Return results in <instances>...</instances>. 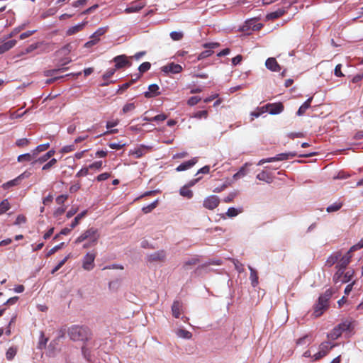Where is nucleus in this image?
Wrapping results in <instances>:
<instances>
[{
  "instance_id": "obj_27",
  "label": "nucleus",
  "mask_w": 363,
  "mask_h": 363,
  "mask_svg": "<svg viewBox=\"0 0 363 363\" xmlns=\"http://www.w3.org/2000/svg\"><path fill=\"white\" fill-rule=\"evenodd\" d=\"M337 271L335 273L334 276H333V281L335 283V284H338V283H340V281L343 277V274L345 273V268H341V267H335Z\"/></svg>"
},
{
  "instance_id": "obj_5",
  "label": "nucleus",
  "mask_w": 363,
  "mask_h": 363,
  "mask_svg": "<svg viewBox=\"0 0 363 363\" xmlns=\"http://www.w3.org/2000/svg\"><path fill=\"white\" fill-rule=\"evenodd\" d=\"M96 255L93 252H87L82 259V267L84 270L91 271L94 267Z\"/></svg>"
},
{
  "instance_id": "obj_25",
  "label": "nucleus",
  "mask_w": 363,
  "mask_h": 363,
  "mask_svg": "<svg viewBox=\"0 0 363 363\" xmlns=\"http://www.w3.org/2000/svg\"><path fill=\"white\" fill-rule=\"evenodd\" d=\"M248 268L250 271V279L251 281V284L253 287H255L258 285V275L255 269H253L251 266H248Z\"/></svg>"
},
{
  "instance_id": "obj_48",
  "label": "nucleus",
  "mask_w": 363,
  "mask_h": 363,
  "mask_svg": "<svg viewBox=\"0 0 363 363\" xmlns=\"http://www.w3.org/2000/svg\"><path fill=\"white\" fill-rule=\"evenodd\" d=\"M151 67V64L148 62H143L142 63L139 67H138V70L140 73H144L147 71H148Z\"/></svg>"
},
{
  "instance_id": "obj_34",
  "label": "nucleus",
  "mask_w": 363,
  "mask_h": 363,
  "mask_svg": "<svg viewBox=\"0 0 363 363\" xmlns=\"http://www.w3.org/2000/svg\"><path fill=\"white\" fill-rule=\"evenodd\" d=\"M342 202H335V203L329 205L327 207L326 211L328 213L336 212V211H339L342 208Z\"/></svg>"
},
{
  "instance_id": "obj_21",
  "label": "nucleus",
  "mask_w": 363,
  "mask_h": 363,
  "mask_svg": "<svg viewBox=\"0 0 363 363\" xmlns=\"http://www.w3.org/2000/svg\"><path fill=\"white\" fill-rule=\"evenodd\" d=\"M86 23H87V21H84V22L79 23L74 26L69 28L66 31V35H74V34L79 32L84 28V26L86 25Z\"/></svg>"
},
{
  "instance_id": "obj_29",
  "label": "nucleus",
  "mask_w": 363,
  "mask_h": 363,
  "mask_svg": "<svg viewBox=\"0 0 363 363\" xmlns=\"http://www.w3.org/2000/svg\"><path fill=\"white\" fill-rule=\"evenodd\" d=\"M35 158V156L33 155V151L30 153H26L20 155L18 157V162H22L24 161L30 162Z\"/></svg>"
},
{
  "instance_id": "obj_52",
  "label": "nucleus",
  "mask_w": 363,
  "mask_h": 363,
  "mask_svg": "<svg viewBox=\"0 0 363 363\" xmlns=\"http://www.w3.org/2000/svg\"><path fill=\"white\" fill-rule=\"evenodd\" d=\"M201 100V98L199 96H191V98L189 99L187 104L189 106H193L197 104Z\"/></svg>"
},
{
  "instance_id": "obj_61",
  "label": "nucleus",
  "mask_w": 363,
  "mask_h": 363,
  "mask_svg": "<svg viewBox=\"0 0 363 363\" xmlns=\"http://www.w3.org/2000/svg\"><path fill=\"white\" fill-rule=\"evenodd\" d=\"M110 177H111L110 173L104 172V173H102V174H100L99 175H98L96 177V180L98 182H102V181L106 180Z\"/></svg>"
},
{
  "instance_id": "obj_54",
  "label": "nucleus",
  "mask_w": 363,
  "mask_h": 363,
  "mask_svg": "<svg viewBox=\"0 0 363 363\" xmlns=\"http://www.w3.org/2000/svg\"><path fill=\"white\" fill-rule=\"evenodd\" d=\"M66 69H67V68L50 69V70L46 71L45 72V74L47 77H52V76H55L57 73H58L61 71H63V70H66Z\"/></svg>"
},
{
  "instance_id": "obj_7",
  "label": "nucleus",
  "mask_w": 363,
  "mask_h": 363,
  "mask_svg": "<svg viewBox=\"0 0 363 363\" xmlns=\"http://www.w3.org/2000/svg\"><path fill=\"white\" fill-rule=\"evenodd\" d=\"M220 203V199L216 195H211L204 199L203 206L208 210L215 209Z\"/></svg>"
},
{
  "instance_id": "obj_3",
  "label": "nucleus",
  "mask_w": 363,
  "mask_h": 363,
  "mask_svg": "<svg viewBox=\"0 0 363 363\" xmlns=\"http://www.w3.org/2000/svg\"><path fill=\"white\" fill-rule=\"evenodd\" d=\"M351 322L349 320H345L335 326L331 332H330L327 337L329 339L335 340L341 336L342 333L345 331L350 330Z\"/></svg>"
},
{
  "instance_id": "obj_33",
  "label": "nucleus",
  "mask_w": 363,
  "mask_h": 363,
  "mask_svg": "<svg viewBox=\"0 0 363 363\" xmlns=\"http://www.w3.org/2000/svg\"><path fill=\"white\" fill-rule=\"evenodd\" d=\"M354 276V270L349 269L347 272H345L343 277L340 281V284L347 283L351 281L352 278Z\"/></svg>"
},
{
  "instance_id": "obj_10",
  "label": "nucleus",
  "mask_w": 363,
  "mask_h": 363,
  "mask_svg": "<svg viewBox=\"0 0 363 363\" xmlns=\"http://www.w3.org/2000/svg\"><path fill=\"white\" fill-rule=\"evenodd\" d=\"M162 71L166 74H179L182 71V67L179 64L174 62L169 63L161 68Z\"/></svg>"
},
{
  "instance_id": "obj_49",
  "label": "nucleus",
  "mask_w": 363,
  "mask_h": 363,
  "mask_svg": "<svg viewBox=\"0 0 363 363\" xmlns=\"http://www.w3.org/2000/svg\"><path fill=\"white\" fill-rule=\"evenodd\" d=\"M16 354V349L13 347H10L7 350L6 353V357L8 360H11L13 359L15 355Z\"/></svg>"
},
{
  "instance_id": "obj_53",
  "label": "nucleus",
  "mask_w": 363,
  "mask_h": 363,
  "mask_svg": "<svg viewBox=\"0 0 363 363\" xmlns=\"http://www.w3.org/2000/svg\"><path fill=\"white\" fill-rule=\"evenodd\" d=\"M246 174H247V172L245 169V167H242L240 169V170L233 175V178L235 179H238L245 177L246 175Z\"/></svg>"
},
{
  "instance_id": "obj_23",
  "label": "nucleus",
  "mask_w": 363,
  "mask_h": 363,
  "mask_svg": "<svg viewBox=\"0 0 363 363\" xmlns=\"http://www.w3.org/2000/svg\"><path fill=\"white\" fill-rule=\"evenodd\" d=\"M16 44V40H9L0 45V55L11 49Z\"/></svg>"
},
{
  "instance_id": "obj_28",
  "label": "nucleus",
  "mask_w": 363,
  "mask_h": 363,
  "mask_svg": "<svg viewBox=\"0 0 363 363\" xmlns=\"http://www.w3.org/2000/svg\"><path fill=\"white\" fill-rule=\"evenodd\" d=\"M82 353L84 357L88 362L91 361V354H90V347H89V343H86L82 347Z\"/></svg>"
},
{
  "instance_id": "obj_1",
  "label": "nucleus",
  "mask_w": 363,
  "mask_h": 363,
  "mask_svg": "<svg viewBox=\"0 0 363 363\" xmlns=\"http://www.w3.org/2000/svg\"><path fill=\"white\" fill-rule=\"evenodd\" d=\"M69 337L74 341H88L91 336V331L88 327L72 325L68 330Z\"/></svg>"
},
{
  "instance_id": "obj_44",
  "label": "nucleus",
  "mask_w": 363,
  "mask_h": 363,
  "mask_svg": "<svg viewBox=\"0 0 363 363\" xmlns=\"http://www.w3.org/2000/svg\"><path fill=\"white\" fill-rule=\"evenodd\" d=\"M332 296V291L330 289H328L325 291V292L320 295L319 296V298H320L321 301H325L328 303L329 299Z\"/></svg>"
},
{
  "instance_id": "obj_42",
  "label": "nucleus",
  "mask_w": 363,
  "mask_h": 363,
  "mask_svg": "<svg viewBox=\"0 0 363 363\" xmlns=\"http://www.w3.org/2000/svg\"><path fill=\"white\" fill-rule=\"evenodd\" d=\"M184 33L181 31H172L170 33V37L173 40L178 41L182 39Z\"/></svg>"
},
{
  "instance_id": "obj_55",
  "label": "nucleus",
  "mask_w": 363,
  "mask_h": 363,
  "mask_svg": "<svg viewBox=\"0 0 363 363\" xmlns=\"http://www.w3.org/2000/svg\"><path fill=\"white\" fill-rule=\"evenodd\" d=\"M233 264L235 269L238 272V273H242L244 272V267L242 263H240L237 259H233Z\"/></svg>"
},
{
  "instance_id": "obj_14",
  "label": "nucleus",
  "mask_w": 363,
  "mask_h": 363,
  "mask_svg": "<svg viewBox=\"0 0 363 363\" xmlns=\"http://www.w3.org/2000/svg\"><path fill=\"white\" fill-rule=\"evenodd\" d=\"M113 61L116 63V69H121L125 66H130L131 63L128 61L125 55H118L114 57Z\"/></svg>"
},
{
  "instance_id": "obj_38",
  "label": "nucleus",
  "mask_w": 363,
  "mask_h": 363,
  "mask_svg": "<svg viewBox=\"0 0 363 363\" xmlns=\"http://www.w3.org/2000/svg\"><path fill=\"white\" fill-rule=\"evenodd\" d=\"M25 174L26 173H23L21 175H19L17 178L8 182L4 184V186L6 187H10L18 184L19 181L25 177Z\"/></svg>"
},
{
  "instance_id": "obj_30",
  "label": "nucleus",
  "mask_w": 363,
  "mask_h": 363,
  "mask_svg": "<svg viewBox=\"0 0 363 363\" xmlns=\"http://www.w3.org/2000/svg\"><path fill=\"white\" fill-rule=\"evenodd\" d=\"M176 335L181 338L184 339H191L192 337V334L191 332L184 330V329H179L176 331Z\"/></svg>"
},
{
  "instance_id": "obj_12",
  "label": "nucleus",
  "mask_w": 363,
  "mask_h": 363,
  "mask_svg": "<svg viewBox=\"0 0 363 363\" xmlns=\"http://www.w3.org/2000/svg\"><path fill=\"white\" fill-rule=\"evenodd\" d=\"M342 256V251L338 250L333 252L327 259L325 262V267H331L335 264H337L339 259Z\"/></svg>"
},
{
  "instance_id": "obj_57",
  "label": "nucleus",
  "mask_w": 363,
  "mask_h": 363,
  "mask_svg": "<svg viewBox=\"0 0 363 363\" xmlns=\"http://www.w3.org/2000/svg\"><path fill=\"white\" fill-rule=\"evenodd\" d=\"M56 162H57V160L55 158H52L48 163H46L45 165H43L42 169L43 170H48L53 165H55L56 164Z\"/></svg>"
},
{
  "instance_id": "obj_41",
  "label": "nucleus",
  "mask_w": 363,
  "mask_h": 363,
  "mask_svg": "<svg viewBox=\"0 0 363 363\" xmlns=\"http://www.w3.org/2000/svg\"><path fill=\"white\" fill-rule=\"evenodd\" d=\"M10 208V204L7 199L3 200L0 203V214L6 213Z\"/></svg>"
},
{
  "instance_id": "obj_16",
  "label": "nucleus",
  "mask_w": 363,
  "mask_h": 363,
  "mask_svg": "<svg viewBox=\"0 0 363 363\" xmlns=\"http://www.w3.org/2000/svg\"><path fill=\"white\" fill-rule=\"evenodd\" d=\"M266 67L272 72H279L281 67L274 57L268 58L265 62Z\"/></svg>"
},
{
  "instance_id": "obj_59",
  "label": "nucleus",
  "mask_w": 363,
  "mask_h": 363,
  "mask_svg": "<svg viewBox=\"0 0 363 363\" xmlns=\"http://www.w3.org/2000/svg\"><path fill=\"white\" fill-rule=\"evenodd\" d=\"M102 161H96L89 165V169H100L102 167Z\"/></svg>"
},
{
  "instance_id": "obj_51",
  "label": "nucleus",
  "mask_w": 363,
  "mask_h": 363,
  "mask_svg": "<svg viewBox=\"0 0 363 363\" xmlns=\"http://www.w3.org/2000/svg\"><path fill=\"white\" fill-rule=\"evenodd\" d=\"M116 69H108L102 76L104 80H108L111 78L116 72Z\"/></svg>"
},
{
  "instance_id": "obj_15",
  "label": "nucleus",
  "mask_w": 363,
  "mask_h": 363,
  "mask_svg": "<svg viewBox=\"0 0 363 363\" xmlns=\"http://www.w3.org/2000/svg\"><path fill=\"white\" fill-rule=\"evenodd\" d=\"M267 108H269V113L271 115H277L281 113L284 110V106L281 103L268 104Z\"/></svg>"
},
{
  "instance_id": "obj_17",
  "label": "nucleus",
  "mask_w": 363,
  "mask_h": 363,
  "mask_svg": "<svg viewBox=\"0 0 363 363\" xmlns=\"http://www.w3.org/2000/svg\"><path fill=\"white\" fill-rule=\"evenodd\" d=\"M352 255H350V252H347L345 255H342L335 267H341L346 269L347 265L350 263Z\"/></svg>"
},
{
  "instance_id": "obj_2",
  "label": "nucleus",
  "mask_w": 363,
  "mask_h": 363,
  "mask_svg": "<svg viewBox=\"0 0 363 363\" xmlns=\"http://www.w3.org/2000/svg\"><path fill=\"white\" fill-rule=\"evenodd\" d=\"M99 238L100 233L99 230L96 228L91 227L82 232L81 235L76 238L74 242L76 244H79L85 240H88V242H90L91 245H96Z\"/></svg>"
},
{
  "instance_id": "obj_60",
  "label": "nucleus",
  "mask_w": 363,
  "mask_h": 363,
  "mask_svg": "<svg viewBox=\"0 0 363 363\" xmlns=\"http://www.w3.org/2000/svg\"><path fill=\"white\" fill-rule=\"evenodd\" d=\"M88 174H89V167H84V168L81 169L76 174V177H84V176H86Z\"/></svg>"
},
{
  "instance_id": "obj_37",
  "label": "nucleus",
  "mask_w": 363,
  "mask_h": 363,
  "mask_svg": "<svg viewBox=\"0 0 363 363\" xmlns=\"http://www.w3.org/2000/svg\"><path fill=\"white\" fill-rule=\"evenodd\" d=\"M49 147H50V144L49 143H45V144L39 145L38 146H37L35 147V149H34L33 150V155L36 157L37 155H38V153H40L41 152H43V151H45Z\"/></svg>"
},
{
  "instance_id": "obj_43",
  "label": "nucleus",
  "mask_w": 363,
  "mask_h": 363,
  "mask_svg": "<svg viewBox=\"0 0 363 363\" xmlns=\"http://www.w3.org/2000/svg\"><path fill=\"white\" fill-rule=\"evenodd\" d=\"M241 212V210H238L233 207H230L226 212V215L228 217L232 218L238 216Z\"/></svg>"
},
{
  "instance_id": "obj_9",
  "label": "nucleus",
  "mask_w": 363,
  "mask_h": 363,
  "mask_svg": "<svg viewBox=\"0 0 363 363\" xmlns=\"http://www.w3.org/2000/svg\"><path fill=\"white\" fill-rule=\"evenodd\" d=\"M145 6V3L143 0L134 1L124 10V12L126 13H136L144 8Z\"/></svg>"
},
{
  "instance_id": "obj_56",
  "label": "nucleus",
  "mask_w": 363,
  "mask_h": 363,
  "mask_svg": "<svg viewBox=\"0 0 363 363\" xmlns=\"http://www.w3.org/2000/svg\"><path fill=\"white\" fill-rule=\"evenodd\" d=\"M207 116H208V112L206 110L197 111L196 113H194V118H196L198 119H201L202 118H207Z\"/></svg>"
},
{
  "instance_id": "obj_31",
  "label": "nucleus",
  "mask_w": 363,
  "mask_h": 363,
  "mask_svg": "<svg viewBox=\"0 0 363 363\" xmlns=\"http://www.w3.org/2000/svg\"><path fill=\"white\" fill-rule=\"evenodd\" d=\"M179 194L181 196L187 199H191L194 195L192 191L186 186H184L180 189Z\"/></svg>"
},
{
  "instance_id": "obj_39",
  "label": "nucleus",
  "mask_w": 363,
  "mask_h": 363,
  "mask_svg": "<svg viewBox=\"0 0 363 363\" xmlns=\"http://www.w3.org/2000/svg\"><path fill=\"white\" fill-rule=\"evenodd\" d=\"M55 154L54 150H49L46 152L43 156L39 157L35 160V162L43 163L47 161L49 158H50Z\"/></svg>"
},
{
  "instance_id": "obj_50",
  "label": "nucleus",
  "mask_w": 363,
  "mask_h": 363,
  "mask_svg": "<svg viewBox=\"0 0 363 363\" xmlns=\"http://www.w3.org/2000/svg\"><path fill=\"white\" fill-rule=\"evenodd\" d=\"M198 262H199V259L197 257H191L184 262V267L185 268H187L189 266L195 265Z\"/></svg>"
},
{
  "instance_id": "obj_4",
  "label": "nucleus",
  "mask_w": 363,
  "mask_h": 363,
  "mask_svg": "<svg viewBox=\"0 0 363 363\" xmlns=\"http://www.w3.org/2000/svg\"><path fill=\"white\" fill-rule=\"evenodd\" d=\"M166 252L161 250L147 255L146 259L150 263L164 262L166 259Z\"/></svg>"
},
{
  "instance_id": "obj_36",
  "label": "nucleus",
  "mask_w": 363,
  "mask_h": 363,
  "mask_svg": "<svg viewBox=\"0 0 363 363\" xmlns=\"http://www.w3.org/2000/svg\"><path fill=\"white\" fill-rule=\"evenodd\" d=\"M158 203V200H155L149 205L143 207L142 211L144 213H150L153 209H155Z\"/></svg>"
},
{
  "instance_id": "obj_46",
  "label": "nucleus",
  "mask_w": 363,
  "mask_h": 363,
  "mask_svg": "<svg viewBox=\"0 0 363 363\" xmlns=\"http://www.w3.org/2000/svg\"><path fill=\"white\" fill-rule=\"evenodd\" d=\"M69 256L65 257L63 259H62L51 271V274H55L57 272L67 261Z\"/></svg>"
},
{
  "instance_id": "obj_26",
  "label": "nucleus",
  "mask_w": 363,
  "mask_h": 363,
  "mask_svg": "<svg viewBox=\"0 0 363 363\" xmlns=\"http://www.w3.org/2000/svg\"><path fill=\"white\" fill-rule=\"evenodd\" d=\"M312 98L308 99L298 108L296 114L299 116L303 115L311 106Z\"/></svg>"
},
{
  "instance_id": "obj_32",
  "label": "nucleus",
  "mask_w": 363,
  "mask_h": 363,
  "mask_svg": "<svg viewBox=\"0 0 363 363\" xmlns=\"http://www.w3.org/2000/svg\"><path fill=\"white\" fill-rule=\"evenodd\" d=\"M257 179L260 181L266 182L267 183H270L272 182V177L270 174L265 171H262L260 173H259L257 175Z\"/></svg>"
},
{
  "instance_id": "obj_62",
  "label": "nucleus",
  "mask_w": 363,
  "mask_h": 363,
  "mask_svg": "<svg viewBox=\"0 0 363 363\" xmlns=\"http://www.w3.org/2000/svg\"><path fill=\"white\" fill-rule=\"evenodd\" d=\"M39 43H33L28 46L25 50V53H30L38 48Z\"/></svg>"
},
{
  "instance_id": "obj_47",
  "label": "nucleus",
  "mask_w": 363,
  "mask_h": 363,
  "mask_svg": "<svg viewBox=\"0 0 363 363\" xmlns=\"http://www.w3.org/2000/svg\"><path fill=\"white\" fill-rule=\"evenodd\" d=\"M135 108V105L134 103H128L126 104L122 109L123 113H127L128 112H130L133 111Z\"/></svg>"
},
{
  "instance_id": "obj_64",
  "label": "nucleus",
  "mask_w": 363,
  "mask_h": 363,
  "mask_svg": "<svg viewBox=\"0 0 363 363\" xmlns=\"http://www.w3.org/2000/svg\"><path fill=\"white\" fill-rule=\"evenodd\" d=\"M166 118H167V115H165L164 113H161V114L155 116V117H152L153 121H156V122L163 121Z\"/></svg>"
},
{
  "instance_id": "obj_20",
  "label": "nucleus",
  "mask_w": 363,
  "mask_h": 363,
  "mask_svg": "<svg viewBox=\"0 0 363 363\" xmlns=\"http://www.w3.org/2000/svg\"><path fill=\"white\" fill-rule=\"evenodd\" d=\"M159 86L156 84H150L148 87V91L144 93L146 98H152L159 95Z\"/></svg>"
},
{
  "instance_id": "obj_40",
  "label": "nucleus",
  "mask_w": 363,
  "mask_h": 363,
  "mask_svg": "<svg viewBox=\"0 0 363 363\" xmlns=\"http://www.w3.org/2000/svg\"><path fill=\"white\" fill-rule=\"evenodd\" d=\"M108 30V27H101L98 28L91 36V38H99L100 36L103 35Z\"/></svg>"
},
{
  "instance_id": "obj_22",
  "label": "nucleus",
  "mask_w": 363,
  "mask_h": 363,
  "mask_svg": "<svg viewBox=\"0 0 363 363\" xmlns=\"http://www.w3.org/2000/svg\"><path fill=\"white\" fill-rule=\"evenodd\" d=\"M286 13V11L283 8H279L274 11L270 12L267 14L266 18L267 20H274L277 19L281 16H283Z\"/></svg>"
},
{
  "instance_id": "obj_13",
  "label": "nucleus",
  "mask_w": 363,
  "mask_h": 363,
  "mask_svg": "<svg viewBox=\"0 0 363 363\" xmlns=\"http://www.w3.org/2000/svg\"><path fill=\"white\" fill-rule=\"evenodd\" d=\"M152 149V146L140 145L133 151V155L136 158H140Z\"/></svg>"
},
{
  "instance_id": "obj_19",
  "label": "nucleus",
  "mask_w": 363,
  "mask_h": 363,
  "mask_svg": "<svg viewBox=\"0 0 363 363\" xmlns=\"http://www.w3.org/2000/svg\"><path fill=\"white\" fill-rule=\"evenodd\" d=\"M297 154L295 152H284V153H280L274 157H271V160H274V162L276 161H284L287 160L289 159L293 158L294 157L296 156Z\"/></svg>"
},
{
  "instance_id": "obj_58",
  "label": "nucleus",
  "mask_w": 363,
  "mask_h": 363,
  "mask_svg": "<svg viewBox=\"0 0 363 363\" xmlns=\"http://www.w3.org/2000/svg\"><path fill=\"white\" fill-rule=\"evenodd\" d=\"M29 143V140L27 138H21L16 140V145L18 147L26 146Z\"/></svg>"
},
{
  "instance_id": "obj_6",
  "label": "nucleus",
  "mask_w": 363,
  "mask_h": 363,
  "mask_svg": "<svg viewBox=\"0 0 363 363\" xmlns=\"http://www.w3.org/2000/svg\"><path fill=\"white\" fill-rule=\"evenodd\" d=\"M335 345H330L329 342H324L319 346V351L313 355L314 360L325 357Z\"/></svg>"
},
{
  "instance_id": "obj_35",
  "label": "nucleus",
  "mask_w": 363,
  "mask_h": 363,
  "mask_svg": "<svg viewBox=\"0 0 363 363\" xmlns=\"http://www.w3.org/2000/svg\"><path fill=\"white\" fill-rule=\"evenodd\" d=\"M86 212H87L86 211H84L82 213H79L74 218L73 221L72 222V223L70 225L71 229L74 228L79 224V220L86 216Z\"/></svg>"
},
{
  "instance_id": "obj_8",
  "label": "nucleus",
  "mask_w": 363,
  "mask_h": 363,
  "mask_svg": "<svg viewBox=\"0 0 363 363\" xmlns=\"http://www.w3.org/2000/svg\"><path fill=\"white\" fill-rule=\"evenodd\" d=\"M219 45L220 44L218 43H207L203 44V48H207L208 50L201 52L199 55L197 57L198 60H201L211 56L213 53L212 49L216 48L219 47Z\"/></svg>"
},
{
  "instance_id": "obj_24",
  "label": "nucleus",
  "mask_w": 363,
  "mask_h": 363,
  "mask_svg": "<svg viewBox=\"0 0 363 363\" xmlns=\"http://www.w3.org/2000/svg\"><path fill=\"white\" fill-rule=\"evenodd\" d=\"M182 304L179 301H174L172 306V315L174 318H179L180 316V310L182 308Z\"/></svg>"
},
{
  "instance_id": "obj_11",
  "label": "nucleus",
  "mask_w": 363,
  "mask_h": 363,
  "mask_svg": "<svg viewBox=\"0 0 363 363\" xmlns=\"http://www.w3.org/2000/svg\"><path fill=\"white\" fill-rule=\"evenodd\" d=\"M328 306V303L321 301L320 298H318V301L314 307L313 315L316 318L320 316Z\"/></svg>"
},
{
  "instance_id": "obj_45",
  "label": "nucleus",
  "mask_w": 363,
  "mask_h": 363,
  "mask_svg": "<svg viewBox=\"0 0 363 363\" xmlns=\"http://www.w3.org/2000/svg\"><path fill=\"white\" fill-rule=\"evenodd\" d=\"M138 78H139V75L137 76V77L135 79H132L130 82H126V83L123 84L122 85H120L118 87V89L117 91V93H120L121 91L127 89Z\"/></svg>"
},
{
  "instance_id": "obj_63",
  "label": "nucleus",
  "mask_w": 363,
  "mask_h": 363,
  "mask_svg": "<svg viewBox=\"0 0 363 363\" xmlns=\"http://www.w3.org/2000/svg\"><path fill=\"white\" fill-rule=\"evenodd\" d=\"M74 149H75V147L74 145H66L62 148L61 152L62 153H68V152H70L74 150Z\"/></svg>"
},
{
  "instance_id": "obj_18",
  "label": "nucleus",
  "mask_w": 363,
  "mask_h": 363,
  "mask_svg": "<svg viewBox=\"0 0 363 363\" xmlns=\"http://www.w3.org/2000/svg\"><path fill=\"white\" fill-rule=\"evenodd\" d=\"M197 161H198L197 157H194V158L191 159L190 160L186 161V162L182 163L181 164H179L176 168V170L177 172H182V171L187 170V169L191 168L194 164H196Z\"/></svg>"
}]
</instances>
